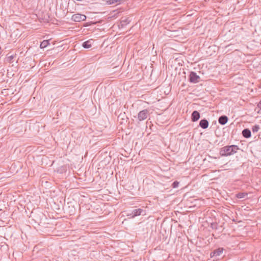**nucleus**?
Returning <instances> with one entry per match:
<instances>
[{
  "label": "nucleus",
  "instance_id": "nucleus-1",
  "mask_svg": "<svg viewBox=\"0 0 261 261\" xmlns=\"http://www.w3.org/2000/svg\"><path fill=\"white\" fill-rule=\"evenodd\" d=\"M238 149L237 145L226 146L221 148L220 154L222 156H228L236 152Z\"/></svg>",
  "mask_w": 261,
  "mask_h": 261
},
{
  "label": "nucleus",
  "instance_id": "nucleus-2",
  "mask_svg": "<svg viewBox=\"0 0 261 261\" xmlns=\"http://www.w3.org/2000/svg\"><path fill=\"white\" fill-rule=\"evenodd\" d=\"M200 77L196 72L191 71L189 75V81L192 83H197L200 82Z\"/></svg>",
  "mask_w": 261,
  "mask_h": 261
},
{
  "label": "nucleus",
  "instance_id": "nucleus-3",
  "mask_svg": "<svg viewBox=\"0 0 261 261\" xmlns=\"http://www.w3.org/2000/svg\"><path fill=\"white\" fill-rule=\"evenodd\" d=\"M149 115V111L147 109H144L139 112L138 114V119L140 121L146 119Z\"/></svg>",
  "mask_w": 261,
  "mask_h": 261
},
{
  "label": "nucleus",
  "instance_id": "nucleus-4",
  "mask_svg": "<svg viewBox=\"0 0 261 261\" xmlns=\"http://www.w3.org/2000/svg\"><path fill=\"white\" fill-rule=\"evenodd\" d=\"M71 19L75 22H80L86 19V16L85 15L81 14H75L72 16Z\"/></svg>",
  "mask_w": 261,
  "mask_h": 261
},
{
  "label": "nucleus",
  "instance_id": "nucleus-5",
  "mask_svg": "<svg viewBox=\"0 0 261 261\" xmlns=\"http://www.w3.org/2000/svg\"><path fill=\"white\" fill-rule=\"evenodd\" d=\"M224 250V249L223 248H218L214 250L213 252H211L210 253L211 257H218L220 256L223 253Z\"/></svg>",
  "mask_w": 261,
  "mask_h": 261
},
{
  "label": "nucleus",
  "instance_id": "nucleus-6",
  "mask_svg": "<svg viewBox=\"0 0 261 261\" xmlns=\"http://www.w3.org/2000/svg\"><path fill=\"white\" fill-rule=\"evenodd\" d=\"M200 117V114L197 111H194L191 114V121L196 122L198 121Z\"/></svg>",
  "mask_w": 261,
  "mask_h": 261
},
{
  "label": "nucleus",
  "instance_id": "nucleus-7",
  "mask_svg": "<svg viewBox=\"0 0 261 261\" xmlns=\"http://www.w3.org/2000/svg\"><path fill=\"white\" fill-rule=\"evenodd\" d=\"M208 124V121L206 119H201L199 122V126L203 129L207 128Z\"/></svg>",
  "mask_w": 261,
  "mask_h": 261
},
{
  "label": "nucleus",
  "instance_id": "nucleus-8",
  "mask_svg": "<svg viewBox=\"0 0 261 261\" xmlns=\"http://www.w3.org/2000/svg\"><path fill=\"white\" fill-rule=\"evenodd\" d=\"M228 117L225 115L221 116L218 119L219 123L221 125L225 124L228 121Z\"/></svg>",
  "mask_w": 261,
  "mask_h": 261
},
{
  "label": "nucleus",
  "instance_id": "nucleus-9",
  "mask_svg": "<svg viewBox=\"0 0 261 261\" xmlns=\"http://www.w3.org/2000/svg\"><path fill=\"white\" fill-rule=\"evenodd\" d=\"M130 22L129 18L122 17L120 21V24L122 27H124Z\"/></svg>",
  "mask_w": 261,
  "mask_h": 261
},
{
  "label": "nucleus",
  "instance_id": "nucleus-10",
  "mask_svg": "<svg viewBox=\"0 0 261 261\" xmlns=\"http://www.w3.org/2000/svg\"><path fill=\"white\" fill-rule=\"evenodd\" d=\"M142 212L143 210H142L141 208L135 209L133 210L132 211V212L133 213V218L140 215Z\"/></svg>",
  "mask_w": 261,
  "mask_h": 261
},
{
  "label": "nucleus",
  "instance_id": "nucleus-11",
  "mask_svg": "<svg viewBox=\"0 0 261 261\" xmlns=\"http://www.w3.org/2000/svg\"><path fill=\"white\" fill-rule=\"evenodd\" d=\"M123 1V0H108L106 1V4L107 5H117L118 4H120L121 2Z\"/></svg>",
  "mask_w": 261,
  "mask_h": 261
},
{
  "label": "nucleus",
  "instance_id": "nucleus-12",
  "mask_svg": "<svg viewBox=\"0 0 261 261\" xmlns=\"http://www.w3.org/2000/svg\"><path fill=\"white\" fill-rule=\"evenodd\" d=\"M91 46V41L90 40L85 41L82 44V46L85 48H89Z\"/></svg>",
  "mask_w": 261,
  "mask_h": 261
},
{
  "label": "nucleus",
  "instance_id": "nucleus-13",
  "mask_svg": "<svg viewBox=\"0 0 261 261\" xmlns=\"http://www.w3.org/2000/svg\"><path fill=\"white\" fill-rule=\"evenodd\" d=\"M49 44V40H44L41 42L40 45V47L41 48H44L47 47Z\"/></svg>",
  "mask_w": 261,
  "mask_h": 261
},
{
  "label": "nucleus",
  "instance_id": "nucleus-14",
  "mask_svg": "<svg viewBox=\"0 0 261 261\" xmlns=\"http://www.w3.org/2000/svg\"><path fill=\"white\" fill-rule=\"evenodd\" d=\"M259 128L260 127L258 125H255L254 126H253L252 128V130L253 133L257 132L258 131V130L259 129Z\"/></svg>",
  "mask_w": 261,
  "mask_h": 261
},
{
  "label": "nucleus",
  "instance_id": "nucleus-15",
  "mask_svg": "<svg viewBox=\"0 0 261 261\" xmlns=\"http://www.w3.org/2000/svg\"><path fill=\"white\" fill-rule=\"evenodd\" d=\"M14 58V55H11L8 56V55H7V61L9 62V63H12L13 62V59Z\"/></svg>",
  "mask_w": 261,
  "mask_h": 261
},
{
  "label": "nucleus",
  "instance_id": "nucleus-16",
  "mask_svg": "<svg viewBox=\"0 0 261 261\" xmlns=\"http://www.w3.org/2000/svg\"><path fill=\"white\" fill-rule=\"evenodd\" d=\"M251 136V133L250 129L246 128V138H249Z\"/></svg>",
  "mask_w": 261,
  "mask_h": 261
},
{
  "label": "nucleus",
  "instance_id": "nucleus-17",
  "mask_svg": "<svg viewBox=\"0 0 261 261\" xmlns=\"http://www.w3.org/2000/svg\"><path fill=\"white\" fill-rule=\"evenodd\" d=\"M179 182L177 181H174L172 184V187L173 188H176L178 187Z\"/></svg>",
  "mask_w": 261,
  "mask_h": 261
},
{
  "label": "nucleus",
  "instance_id": "nucleus-18",
  "mask_svg": "<svg viewBox=\"0 0 261 261\" xmlns=\"http://www.w3.org/2000/svg\"><path fill=\"white\" fill-rule=\"evenodd\" d=\"M245 196V193H239L236 194V197L238 198H243Z\"/></svg>",
  "mask_w": 261,
  "mask_h": 261
},
{
  "label": "nucleus",
  "instance_id": "nucleus-19",
  "mask_svg": "<svg viewBox=\"0 0 261 261\" xmlns=\"http://www.w3.org/2000/svg\"><path fill=\"white\" fill-rule=\"evenodd\" d=\"M127 216L130 217V218H133V213L131 212L129 213H127Z\"/></svg>",
  "mask_w": 261,
  "mask_h": 261
},
{
  "label": "nucleus",
  "instance_id": "nucleus-20",
  "mask_svg": "<svg viewBox=\"0 0 261 261\" xmlns=\"http://www.w3.org/2000/svg\"><path fill=\"white\" fill-rule=\"evenodd\" d=\"M258 107L261 109V100L259 101L257 105Z\"/></svg>",
  "mask_w": 261,
  "mask_h": 261
},
{
  "label": "nucleus",
  "instance_id": "nucleus-21",
  "mask_svg": "<svg viewBox=\"0 0 261 261\" xmlns=\"http://www.w3.org/2000/svg\"><path fill=\"white\" fill-rule=\"evenodd\" d=\"M242 134L243 136L245 137V129H244L242 131Z\"/></svg>",
  "mask_w": 261,
  "mask_h": 261
},
{
  "label": "nucleus",
  "instance_id": "nucleus-22",
  "mask_svg": "<svg viewBox=\"0 0 261 261\" xmlns=\"http://www.w3.org/2000/svg\"><path fill=\"white\" fill-rule=\"evenodd\" d=\"M2 48H1V47H0V55L2 54Z\"/></svg>",
  "mask_w": 261,
  "mask_h": 261
}]
</instances>
